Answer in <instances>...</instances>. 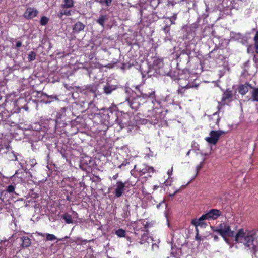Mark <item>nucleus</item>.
Returning a JSON list of instances; mask_svg holds the SVG:
<instances>
[{"mask_svg":"<svg viewBox=\"0 0 258 258\" xmlns=\"http://www.w3.org/2000/svg\"><path fill=\"white\" fill-rule=\"evenodd\" d=\"M113 90H114V88H113L112 86L109 85L105 86L104 87V92L106 94H110Z\"/></svg>","mask_w":258,"mask_h":258,"instance_id":"25","label":"nucleus"},{"mask_svg":"<svg viewBox=\"0 0 258 258\" xmlns=\"http://www.w3.org/2000/svg\"><path fill=\"white\" fill-rule=\"evenodd\" d=\"M252 91L251 92V99L253 102H258V87L252 88Z\"/></svg>","mask_w":258,"mask_h":258,"instance_id":"16","label":"nucleus"},{"mask_svg":"<svg viewBox=\"0 0 258 258\" xmlns=\"http://www.w3.org/2000/svg\"><path fill=\"white\" fill-rule=\"evenodd\" d=\"M225 132L222 130H219L218 131H211L210 133V136L205 138V140L209 143L216 145L220 136L225 134Z\"/></svg>","mask_w":258,"mask_h":258,"instance_id":"3","label":"nucleus"},{"mask_svg":"<svg viewBox=\"0 0 258 258\" xmlns=\"http://www.w3.org/2000/svg\"><path fill=\"white\" fill-rule=\"evenodd\" d=\"M255 51L258 54V30L256 32L253 38Z\"/></svg>","mask_w":258,"mask_h":258,"instance_id":"24","label":"nucleus"},{"mask_svg":"<svg viewBox=\"0 0 258 258\" xmlns=\"http://www.w3.org/2000/svg\"><path fill=\"white\" fill-rule=\"evenodd\" d=\"M22 46V42L21 41H18L16 43V47L19 48Z\"/></svg>","mask_w":258,"mask_h":258,"instance_id":"37","label":"nucleus"},{"mask_svg":"<svg viewBox=\"0 0 258 258\" xmlns=\"http://www.w3.org/2000/svg\"><path fill=\"white\" fill-rule=\"evenodd\" d=\"M36 234L38 236H40L42 237H44L45 235L47 241H54L55 239H56V237H55V236L53 234H49V233L43 234L42 233H40V232H37Z\"/></svg>","mask_w":258,"mask_h":258,"instance_id":"15","label":"nucleus"},{"mask_svg":"<svg viewBox=\"0 0 258 258\" xmlns=\"http://www.w3.org/2000/svg\"><path fill=\"white\" fill-rule=\"evenodd\" d=\"M172 173V168H171V169L170 170H168V172H167V173L169 175H170Z\"/></svg>","mask_w":258,"mask_h":258,"instance_id":"42","label":"nucleus"},{"mask_svg":"<svg viewBox=\"0 0 258 258\" xmlns=\"http://www.w3.org/2000/svg\"><path fill=\"white\" fill-rule=\"evenodd\" d=\"M163 64V60L161 59H156L154 60L153 65L160 67L161 65Z\"/></svg>","mask_w":258,"mask_h":258,"instance_id":"32","label":"nucleus"},{"mask_svg":"<svg viewBox=\"0 0 258 258\" xmlns=\"http://www.w3.org/2000/svg\"><path fill=\"white\" fill-rule=\"evenodd\" d=\"M198 87V85H191L190 84H187L185 87V88H186V89H189V88H193V87H195V88H197Z\"/></svg>","mask_w":258,"mask_h":258,"instance_id":"35","label":"nucleus"},{"mask_svg":"<svg viewBox=\"0 0 258 258\" xmlns=\"http://www.w3.org/2000/svg\"><path fill=\"white\" fill-rule=\"evenodd\" d=\"M233 92L230 89H226L224 91L221 101L222 105H228L233 101Z\"/></svg>","mask_w":258,"mask_h":258,"instance_id":"4","label":"nucleus"},{"mask_svg":"<svg viewBox=\"0 0 258 258\" xmlns=\"http://www.w3.org/2000/svg\"><path fill=\"white\" fill-rule=\"evenodd\" d=\"M74 5V0H63V3L61 5L63 8H71Z\"/></svg>","mask_w":258,"mask_h":258,"instance_id":"18","label":"nucleus"},{"mask_svg":"<svg viewBox=\"0 0 258 258\" xmlns=\"http://www.w3.org/2000/svg\"><path fill=\"white\" fill-rule=\"evenodd\" d=\"M164 32H166V33L168 32H169V26H166L164 28Z\"/></svg>","mask_w":258,"mask_h":258,"instance_id":"38","label":"nucleus"},{"mask_svg":"<svg viewBox=\"0 0 258 258\" xmlns=\"http://www.w3.org/2000/svg\"><path fill=\"white\" fill-rule=\"evenodd\" d=\"M255 230L240 229L235 236V242L242 243L244 247L252 253V258H258V246Z\"/></svg>","mask_w":258,"mask_h":258,"instance_id":"1","label":"nucleus"},{"mask_svg":"<svg viewBox=\"0 0 258 258\" xmlns=\"http://www.w3.org/2000/svg\"><path fill=\"white\" fill-rule=\"evenodd\" d=\"M131 215L130 211L127 209L124 210V213L122 214V217L124 219L128 218Z\"/></svg>","mask_w":258,"mask_h":258,"instance_id":"31","label":"nucleus"},{"mask_svg":"<svg viewBox=\"0 0 258 258\" xmlns=\"http://www.w3.org/2000/svg\"><path fill=\"white\" fill-rule=\"evenodd\" d=\"M215 232H218L220 235L224 238L226 237H234L236 236L238 232L235 234V232L233 230L231 229L230 226L225 223L220 224L217 227Z\"/></svg>","mask_w":258,"mask_h":258,"instance_id":"2","label":"nucleus"},{"mask_svg":"<svg viewBox=\"0 0 258 258\" xmlns=\"http://www.w3.org/2000/svg\"><path fill=\"white\" fill-rule=\"evenodd\" d=\"M177 191H176L173 195H170L171 196H174L175 194H176Z\"/></svg>","mask_w":258,"mask_h":258,"instance_id":"46","label":"nucleus"},{"mask_svg":"<svg viewBox=\"0 0 258 258\" xmlns=\"http://www.w3.org/2000/svg\"><path fill=\"white\" fill-rule=\"evenodd\" d=\"M253 86L248 83L241 85L238 87V92L242 95H245L249 91V89H252Z\"/></svg>","mask_w":258,"mask_h":258,"instance_id":"12","label":"nucleus"},{"mask_svg":"<svg viewBox=\"0 0 258 258\" xmlns=\"http://www.w3.org/2000/svg\"><path fill=\"white\" fill-rule=\"evenodd\" d=\"M107 20V16L106 15H101L99 18L96 20V22L100 25L101 26L104 27L105 21Z\"/></svg>","mask_w":258,"mask_h":258,"instance_id":"21","label":"nucleus"},{"mask_svg":"<svg viewBox=\"0 0 258 258\" xmlns=\"http://www.w3.org/2000/svg\"><path fill=\"white\" fill-rule=\"evenodd\" d=\"M46 96L47 97V98L48 99H49V100H47L46 101V103H49L54 100H58V97L56 95L49 96L48 95H46Z\"/></svg>","mask_w":258,"mask_h":258,"instance_id":"27","label":"nucleus"},{"mask_svg":"<svg viewBox=\"0 0 258 258\" xmlns=\"http://www.w3.org/2000/svg\"><path fill=\"white\" fill-rule=\"evenodd\" d=\"M48 22V19L46 16H42L40 19V23L42 26L46 25Z\"/></svg>","mask_w":258,"mask_h":258,"instance_id":"29","label":"nucleus"},{"mask_svg":"<svg viewBox=\"0 0 258 258\" xmlns=\"http://www.w3.org/2000/svg\"><path fill=\"white\" fill-rule=\"evenodd\" d=\"M118 177V174L117 173L115 175H113V177H112V178L114 179V180H116Z\"/></svg>","mask_w":258,"mask_h":258,"instance_id":"39","label":"nucleus"},{"mask_svg":"<svg viewBox=\"0 0 258 258\" xmlns=\"http://www.w3.org/2000/svg\"><path fill=\"white\" fill-rule=\"evenodd\" d=\"M139 96L143 98L144 99H147L149 98H153L154 96V91H152L151 93H141L140 95H138Z\"/></svg>","mask_w":258,"mask_h":258,"instance_id":"23","label":"nucleus"},{"mask_svg":"<svg viewBox=\"0 0 258 258\" xmlns=\"http://www.w3.org/2000/svg\"><path fill=\"white\" fill-rule=\"evenodd\" d=\"M21 244L20 246L22 248H25L29 247L31 244V239L27 236H22L21 238Z\"/></svg>","mask_w":258,"mask_h":258,"instance_id":"13","label":"nucleus"},{"mask_svg":"<svg viewBox=\"0 0 258 258\" xmlns=\"http://www.w3.org/2000/svg\"><path fill=\"white\" fill-rule=\"evenodd\" d=\"M164 184H165L166 186H169V185H170V183L169 184V182L168 181L165 182Z\"/></svg>","mask_w":258,"mask_h":258,"instance_id":"44","label":"nucleus"},{"mask_svg":"<svg viewBox=\"0 0 258 258\" xmlns=\"http://www.w3.org/2000/svg\"><path fill=\"white\" fill-rule=\"evenodd\" d=\"M213 237H214V240L215 241H218V239H219V237H218V236L214 235V236H213Z\"/></svg>","mask_w":258,"mask_h":258,"instance_id":"41","label":"nucleus"},{"mask_svg":"<svg viewBox=\"0 0 258 258\" xmlns=\"http://www.w3.org/2000/svg\"><path fill=\"white\" fill-rule=\"evenodd\" d=\"M221 215V211L219 210L215 209H211L209 212L204 214L208 220L217 219Z\"/></svg>","mask_w":258,"mask_h":258,"instance_id":"7","label":"nucleus"},{"mask_svg":"<svg viewBox=\"0 0 258 258\" xmlns=\"http://www.w3.org/2000/svg\"><path fill=\"white\" fill-rule=\"evenodd\" d=\"M90 91L92 92L95 93L96 92V88L94 89L93 87H92Z\"/></svg>","mask_w":258,"mask_h":258,"instance_id":"43","label":"nucleus"},{"mask_svg":"<svg viewBox=\"0 0 258 258\" xmlns=\"http://www.w3.org/2000/svg\"><path fill=\"white\" fill-rule=\"evenodd\" d=\"M85 27V25L82 22L78 21L76 22L73 28V31L74 33H79L83 31Z\"/></svg>","mask_w":258,"mask_h":258,"instance_id":"14","label":"nucleus"},{"mask_svg":"<svg viewBox=\"0 0 258 258\" xmlns=\"http://www.w3.org/2000/svg\"><path fill=\"white\" fill-rule=\"evenodd\" d=\"M96 1L97 2H99L100 4H104L107 7H109L110 6H111V3H112V0H96Z\"/></svg>","mask_w":258,"mask_h":258,"instance_id":"28","label":"nucleus"},{"mask_svg":"<svg viewBox=\"0 0 258 258\" xmlns=\"http://www.w3.org/2000/svg\"><path fill=\"white\" fill-rule=\"evenodd\" d=\"M115 234L119 237H125L126 231L125 230L120 228L115 232Z\"/></svg>","mask_w":258,"mask_h":258,"instance_id":"22","label":"nucleus"},{"mask_svg":"<svg viewBox=\"0 0 258 258\" xmlns=\"http://www.w3.org/2000/svg\"><path fill=\"white\" fill-rule=\"evenodd\" d=\"M67 200L70 201L71 200V197L69 196H67L66 198Z\"/></svg>","mask_w":258,"mask_h":258,"instance_id":"45","label":"nucleus"},{"mask_svg":"<svg viewBox=\"0 0 258 258\" xmlns=\"http://www.w3.org/2000/svg\"><path fill=\"white\" fill-rule=\"evenodd\" d=\"M140 173V176H143L146 174H152L154 172L155 170L153 167L149 166L147 165L143 164L137 170ZM149 176H151L149 175Z\"/></svg>","mask_w":258,"mask_h":258,"instance_id":"9","label":"nucleus"},{"mask_svg":"<svg viewBox=\"0 0 258 258\" xmlns=\"http://www.w3.org/2000/svg\"><path fill=\"white\" fill-rule=\"evenodd\" d=\"M1 209V207H0V210Z\"/></svg>","mask_w":258,"mask_h":258,"instance_id":"47","label":"nucleus"},{"mask_svg":"<svg viewBox=\"0 0 258 258\" xmlns=\"http://www.w3.org/2000/svg\"><path fill=\"white\" fill-rule=\"evenodd\" d=\"M15 189V187L14 185H10L7 186L6 188V191L8 193H13L14 192Z\"/></svg>","mask_w":258,"mask_h":258,"instance_id":"30","label":"nucleus"},{"mask_svg":"<svg viewBox=\"0 0 258 258\" xmlns=\"http://www.w3.org/2000/svg\"><path fill=\"white\" fill-rule=\"evenodd\" d=\"M196 235L195 236V239L200 242L202 240V238H201V236H200L199 235V229L198 228H196Z\"/></svg>","mask_w":258,"mask_h":258,"instance_id":"34","label":"nucleus"},{"mask_svg":"<svg viewBox=\"0 0 258 258\" xmlns=\"http://www.w3.org/2000/svg\"><path fill=\"white\" fill-rule=\"evenodd\" d=\"M135 234L138 237V242L140 244L145 243L148 239V233L147 231L144 230H136Z\"/></svg>","mask_w":258,"mask_h":258,"instance_id":"5","label":"nucleus"},{"mask_svg":"<svg viewBox=\"0 0 258 258\" xmlns=\"http://www.w3.org/2000/svg\"><path fill=\"white\" fill-rule=\"evenodd\" d=\"M203 166V162H201L198 165H197L196 167L197 172L198 173L201 169L202 168Z\"/></svg>","mask_w":258,"mask_h":258,"instance_id":"36","label":"nucleus"},{"mask_svg":"<svg viewBox=\"0 0 258 258\" xmlns=\"http://www.w3.org/2000/svg\"><path fill=\"white\" fill-rule=\"evenodd\" d=\"M220 120V117L216 114H214L213 116L210 118V125H213L214 123L215 124L219 125Z\"/></svg>","mask_w":258,"mask_h":258,"instance_id":"19","label":"nucleus"},{"mask_svg":"<svg viewBox=\"0 0 258 258\" xmlns=\"http://www.w3.org/2000/svg\"><path fill=\"white\" fill-rule=\"evenodd\" d=\"M38 11L34 8L28 7L24 13V17L27 19H32L36 17Z\"/></svg>","mask_w":258,"mask_h":258,"instance_id":"10","label":"nucleus"},{"mask_svg":"<svg viewBox=\"0 0 258 258\" xmlns=\"http://www.w3.org/2000/svg\"><path fill=\"white\" fill-rule=\"evenodd\" d=\"M73 11L72 10H69L67 9L61 10L58 14V17L59 18H62L63 15L69 16L72 15Z\"/></svg>","mask_w":258,"mask_h":258,"instance_id":"17","label":"nucleus"},{"mask_svg":"<svg viewBox=\"0 0 258 258\" xmlns=\"http://www.w3.org/2000/svg\"><path fill=\"white\" fill-rule=\"evenodd\" d=\"M61 218L63 219L67 224H71L73 223L72 217L71 215L68 213H65L62 215Z\"/></svg>","mask_w":258,"mask_h":258,"instance_id":"20","label":"nucleus"},{"mask_svg":"<svg viewBox=\"0 0 258 258\" xmlns=\"http://www.w3.org/2000/svg\"><path fill=\"white\" fill-rule=\"evenodd\" d=\"M168 19H169V20L171 22V24H175V23L174 21L177 19V14H175V13L173 14V15L172 17L168 18Z\"/></svg>","mask_w":258,"mask_h":258,"instance_id":"33","label":"nucleus"},{"mask_svg":"<svg viewBox=\"0 0 258 258\" xmlns=\"http://www.w3.org/2000/svg\"><path fill=\"white\" fill-rule=\"evenodd\" d=\"M206 220H207V219L204 214H203L198 219H193L191 220V223L196 227V228H198V226L206 227L207 226V224L205 222Z\"/></svg>","mask_w":258,"mask_h":258,"instance_id":"8","label":"nucleus"},{"mask_svg":"<svg viewBox=\"0 0 258 258\" xmlns=\"http://www.w3.org/2000/svg\"><path fill=\"white\" fill-rule=\"evenodd\" d=\"M141 97L137 96L132 98L130 101L129 103L130 107L134 110H137L141 105Z\"/></svg>","mask_w":258,"mask_h":258,"instance_id":"11","label":"nucleus"},{"mask_svg":"<svg viewBox=\"0 0 258 258\" xmlns=\"http://www.w3.org/2000/svg\"><path fill=\"white\" fill-rule=\"evenodd\" d=\"M36 53L34 51H30L28 55V59L29 61H32L36 59Z\"/></svg>","mask_w":258,"mask_h":258,"instance_id":"26","label":"nucleus"},{"mask_svg":"<svg viewBox=\"0 0 258 258\" xmlns=\"http://www.w3.org/2000/svg\"><path fill=\"white\" fill-rule=\"evenodd\" d=\"M127 163V162H126L125 163L123 162L121 165L118 166V168H121L122 166H125Z\"/></svg>","mask_w":258,"mask_h":258,"instance_id":"40","label":"nucleus"},{"mask_svg":"<svg viewBox=\"0 0 258 258\" xmlns=\"http://www.w3.org/2000/svg\"><path fill=\"white\" fill-rule=\"evenodd\" d=\"M125 187V184L124 183H123L121 181H117L114 191L115 197L119 198L122 196L124 192Z\"/></svg>","mask_w":258,"mask_h":258,"instance_id":"6","label":"nucleus"}]
</instances>
